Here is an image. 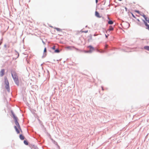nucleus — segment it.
I'll list each match as a JSON object with an SVG mask.
<instances>
[{
	"label": "nucleus",
	"mask_w": 149,
	"mask_h": 149,
	"mask_svg": "<svg viewBox=\"0 0 149 149\" xmlns=\"http://www.w3.org/2000/svg\"><path fill=\"white\" fill-rule=\"evenodd\" d=\"M11 112L12 114L13 115V118L15 120V122L16 125L15 126L14 128H15L17 133L18 134L19 133L20 131L22 132V131L20 125L18 122V119L15 116L14 113L13 112Z\"/></svg>",
	"instance_id": "f257e3e1"
},
{
	"label": "nucleus",
	"mask_w": 149,
	"mask_h": 149,
	"mask_svg": "<svg viewBox=\"0 0 149 149\" xmlns=\"http://www.w3.org/2000/svg\"><path fill=\"white\" fill-rule=\"evenodd\" d=\"M12 77L14 79V80L15 81V83L17 85H19V81L18 80V78L17 76V75L16 74H12Z\"/></svg>",
	"instance_id": "f03ea898"
},
{
	"label": "nucleus",
	"mask_w": 149,
	"mask_h": 149,
	"mask_svg": "<svg viewBox=\"0 0 149 149\" xmlns=\"http://www.w3.org/2000/svg\"><path fill=\"white\" fill-rule=\"evenodd\" d=\"M5 70L4 69H2L0 72V76L1 77L3 76L4 74Z\"/></svg>",
	"instance_id": "7ed1b4c3"
},
{
	"label": "nucleus",
	"mask_w": 149,
	"mask_h": 149,
	"mask_svg": "<svg viewBox=\"0 0 149 149\" xmlns=\"http://www.w3.org/2000/svg\"><path fill=\"white\" fill-rule=\"evenodd\" d=\"M141 16H142L145 19V20L148 22H149V18L147 17L146 16L144 15H141Z\"/></svg>",
	"instance_id": "20e7f679"
},
{
	"label": "nucleus",
	"mask_w": 149,
	"mask_h": 149,
	"mask_svg": "<svg viewBox=\"0 0 149 149\" xmlns=\"http://www.w3.org/2000/svg\"><path fill=\"white\" fill-rule=\"evenodd\" d=\"M95 15L98 18L101 17V16L100 15L99 13L97 11H96L95 12Z\"/></svg>",
	"instance_id": "39448f33"
},
{
	"label": "nucleus",
	"mask_w": 149,
	"mask_h": 149,
	"mask_svg": "<svg viewBox=\"0 0 149 149\" xmlns=\"http://www.w3.org/2000/svg\"><path fill=\"white\" fill-rule=\"evenodd\" d=\"M19 138L20 139L22 140H24V137L22 134L20 135Z\"/></svg>",
	"instance_id": "423d86ee"
},
{
	"label": "nucleus",
	"mask_w": 149,
	"mask_h": 149,
	"mask_svg": "<svg viewBox=\"0 0 149 149\" xmlns=\"http://www.w3.org/2000/svg\"><path fill=\"white\" fill-rule=\"evenodd\" d=\"M74 48V47H71V46H68L67 47H66V48L68 49H72V48Z\"/></svg>",
	"instance_id": "0eeeda50"
},
{
	"label": "nucleus",
	"mask_w": 149,
	"mask_h": 149,
	"mask_svg": "<svg viewBox=\"0 0 149 149\" xmlns=\"http://www.w3.org/2000/svg\"><path fill=\"white\" fill-rule=\"evenodd\" d=\"M54 29L58 31H62V30L61 29L58 28H55Z\"/></svg>",
	"instance_id": "6e6552de"
},
{
	"label": "nucleus",
	"mask_w": 149,
	"mask_h": 149,
	"mask_svg": "<svg viewBox=\"0 0 149 149\" xmlns=\"http://www.w3.org/2000/svg\"><path fill=\"white\" fill-rule=\"evenodd\" d=\"M144 48L146 49L149 51V46H145L144 47Z\"/></svg>",
	"instance_id": "1a4fd4ad"
},
{
	"label": "nucleus",
	"mask_w": 149,
	"mask_h": 149,
	"mask_svg": "<svg viewBox=\"0 0 149 149\" xmlns=\"http://www.w3.org/2000/svg\"><path fill=\"white\" fill-rule=\"evenodd\" d=\"M144 22H145V25L147 27V29H148L149 30V25H148L147 24V23L145 21H144Z\"/></svg>",
	"instance_id": "9d476101"
},
{
	"label": "nucleus",
	"mask_w": 149,
	"mask_h": 149,
	"mask_svg": "<svg viewBox=\"0 0 149 149\" xmlns=\"http://www.w3.org/2000/svg\"><path fill=\"white\" fill-rule=\"evenodd\" d=\"M88 47L90 49L92 50H94V48L91 46H89Z\"/></svg>",
	"instance_id": "9b49d317"
},
{
	"label": "nucleus",
	"mask_w": 149,
	"mask_h": 149,
	"mask_svg": "<svg viewBox=\"0 0 149 149\" xmlns=\"http://www.w3.org/2000/svg\"><path fill=\"white\" fill-rule=\"evenodd\" d=\"M7 90H9V85H6L5 86Z\"/></svg>",
	"instance_id": "f8f14e48"
},
{
	"label": "nucleus",
	"mask_w": 149,
	"mask_h": 149,
	"mask_svg": "<svg viewBox=\"0 0 149 149\" xmlns=\"http://www.w3.org/2000/svg\"><path fill=\"white\" fill-rule=\"evenodd\" d=\"M113 28L111 26H110L109 27V30L113 31Z\"/></svg>",
	"instance_id": "ddd939ff"
},
{
	"label": "nucleus",
	"mask_w": 149,
	"mask_h": 149,
	"mask_svg": "<svg viewBox=\"0 0 149 149\" xmlns=\"http://www.w3.org/2000/svg\"><path fill=\"white\" fill-rule=\"evenodd\" d=\"M108 23L109 24H113V22L112 21L110 20V21H109L108 22Z\"/></svg>",
	"instance_id": "4468645a"
},
{
	"label": "nucleus",
	"mask_w": 149,
	"mask_h": 149,
	"mask_svg": "<svg viewBox=\"0 0 149 149\" xmlns=\"http://www.w3.org/2000/svg\"><path fill=\"white\" fill-rule=\"evenodd\" d=\"M24 143L25 144H26V145H27L28 144V142H27V141H25V140L24 141Z\"/></svg>",
	"instance_id": "2eb2a0df"
},
{
	"label": "nucleus",
	"mask_w": 149,
	"mask_h": 149,
	"mask_svg": "<svg viewBox=\"0 0 149 149\" xmlns=\"http://www.w3.org/2000/svg\"><path fill=\"white\" fill-rule=\"evenodd\" d=\"M5 84H6V85H9V83L8 81H5Z\"/></svg>",
	"instance_id": "dca6fc26"
},
{
	"label": "nucleus",
	"mask_w": 149,
	"mask_h": 149,
	"mask_svg": "<svg viewBox=\"0 0 149 149\" xmlns=\"http://www.w3.org/2000/svg\"><path fill=\"white\" fill-rule=\"evenodd\" d=\"M55 52L56 53H58L59 52V51L58 49H57L55 51Z\"/></svg>",
	"instance_id": "f3484780"
},
{
	"label": "nucleus",
	"mask_w": 149,
	"mask_h": 149,
	"mask_svg": "<svg viewBox=\"0 0 149 149\" xmlns=\"http://www.w3.org/2000/svg\"><path fill=\"white\" fill-rule=\"evenodd\" d=\"M134 11L135 12L139 14H140V12L139 11L137 10H135Z\"/></svg>",
	"instance_id": "a211bd4d"
},
{
	"label": "nucleus",
	"mask_w": 149,
	"mask_h": 149,
	"mask_svg": "<svg viewBox=\"0 0 149 149\" xmlns=\"http://www.w3.org/2000/svg\"><path fill=\"white\" fill-rule=\"evenodd\" d=\"M46 52H47V49H46V47H45L44 49V52L46 53Z\"/></svg>",
	"instance_id": "6ab92c4d"
},
{
	"label": "nucleus",
	"mask_w": 149,
	"mask_h": 149,
	"mask_svg": "<svg viewBox=\"0 0 149 149\" xmlns=\"http://www.w3.org/2000/svg\"><path fill=\"white\" fill-rule=\"evenodd\" d=\"M52 49L53 50H55V46H54L52 48Z\"/></svg>",
	"instance_id": "aec40b11"
},
{
	"label": "nucleus",
	"mask_w": 149,
	"mask_h": 149,
	"mask_svg": "<svg viewBox=\"0 0 149 149\" xmlns=\"http://www.w3.org/2000/svg\"><path fill=\"white\" fill-rule=\"evenodd\" d=\"M74 48L75 49L77 50H78V51L79 50L78 49L76 48H75V47H74Z\"/></svg>",
	"instance_id": "412c9836"
},
{
	"label": "nucleus",
	"mask_w": 149,
	"mask_h": 149,
	"mask_svg": "<svg viewBox=\"0 0 149 149\" xmlns=\"http://www.w3.org/2000/svg\"><path fill=\"white\" fill-rule=\"evenodd\" d=\"M132 16H133L134 18H135V16L134 15H133V14H132Z\"/></svg>",
	"instance_id": "4be33fe9"
},
{
	"label": "nucleus",
	"mask_w": 149,
	"mask_h": 149,
	"mask_svg": "<svg viewBox=\"0 0 149 149\" xmlns=\"http://www.w3.org/2000/svg\"><path fill=\"white\" fill-rule=\"evenodd\" d=\"M107 46H108L107 45H106L105 46V48H107Z\"/></svg>",
	"instance_id": "5701e85b"
},
{
	"label": "nucleus",
	"mask_w": 149,
	"mask_h": 149,
	"mask_svg": "<svg viewBox=\"0 0 149 149\" xmlns=\"http://www.w3.org/2000/svg\"><path fill=\"white\" fill-rule=\"evenodd\" d=\"M105 36L107 38H108V36H107L106 35H105Z\"/></svg>",
	"instance_id": "b1692460"
},
{
	"label": "nucleus",
	"mask_w": 149,
	"mask_h": 149,
	"mask_svg": "<svg viewBox=\"0 0 149 149\" xmlns=\"http://www.w3.org/2000/svg\"><path fill=\"white\" fill-rule=\"evenodd\" d=\"M97 2H98V0H96V3H97Z\"/></svg>",
	"instance_id": "393cba45"
},
{
	"label": "nucleus",
	"mask_w": 149,
	"mask_h": 149,
	"mask_svg": "<svg viewBox=\"0 0 149 149\" xmlns=\"http://www.w3.org/2000/svg\"><path fill=\"white\" fill-rule=\"evenodd\" d=\"M140 14V15H144L143 14H141L140 13V14Z\"/></svg>",
	"instance_id": "a878e982"
},
{
	"label": "nucleus",
	"mask_w": 149,
	"mask_h": 149,
	"mask_svg": "<svg viewBox=\"0 0 149 149\" xmlns=\"http://www.w3.org/2000/svg\"><path fill=\"white\" fill-rule=\"evenodd\" d=\"M137 20L139 22V20L138 19Z\"/></svg>",
	"instance_id": "bb28decb"
},
{
	"label": "nucleus",
	"mask_w": 149,
	"mask_h": 149,
	"mask_svg": "<svg viewBox=\"0 0 149 149\" xmlns=\"http://www.w3.org/2000/svg\"><path fill=\"white\" fill-rule=\"evenodd\" d=\"M87 32H88V31H85L84 32H85V33H87Z\"/></svg>",
	"instance_id": "cd10ccee"
},
{
	"label": "nucleus",
	"mask_w": 149,
	"mask_h": 149,
	"mask_svg": "<svg viewBox=\"0 0 149 149\" xmlns=\"http://www.w3.org/2000/svg\"><path fill=\"white\" fill-rule=\"evenodd\" d=\"M102 90H103V88L102 87Z\"/></svg>",
	"instance_id": "c85d7f7f"
},
{
	"label": "nucleus",
	"mask_w": 149,
	"mask_h": 149,
	"mask_svg": "<svg viewBox=\"0 0 149 149\" xmlns=\"http://www.w3.org/2000/svg\"><path fill=\"white\" fill-rule=\"evenodd\" d=\"M19 56V54H18V56Z\"/></svg>",
	"instance_id": "c756f323"
}]
</instances>
